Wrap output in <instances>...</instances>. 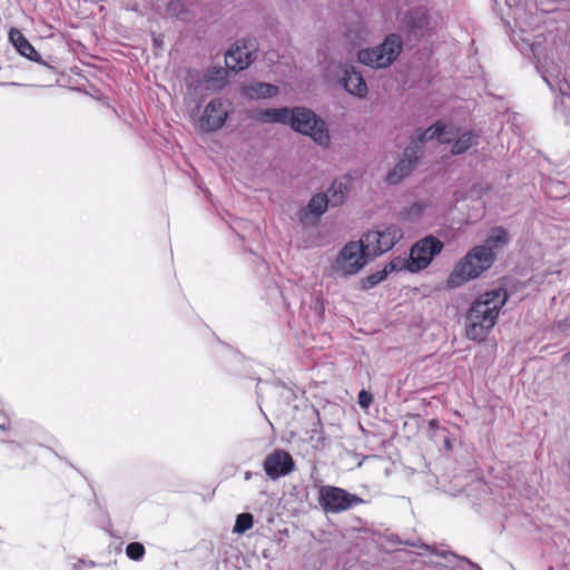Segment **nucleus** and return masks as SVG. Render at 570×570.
<instances>
[{"mask_svg": "<svg viewBox=\"0 0 570 570\" xmlns=\"http://www.w3.org/2000/svg\"><path fill=\"white\" fill-rule=\"evenodd\" d=\"M258 118L273 124L288 125L293 130L309 136L322 147H327L331 142L325 121L305 107L264 109L259 111Z\"/></svg>", "mask_w": 570, "mask_h": 570, "instance_id": "1", "label": "nucleus"}, {"mask_svg": "<svg viewBox=\"0 0 570 570\" xmlns=\"http://www.w3.org/2000/svg\"><path fill=\"white\" fill-rule=\"evenodd\" d=\"M508 301V293L495 288L480 294L472 303L468 315L466 336L483 341L495 325L501 308Z\"/></svg>", "mask_w": 570, "mask_h": 570, "instance_id": "2", "label": "nucleus"}, {"mask_svg": "<svg viewBox=\"0 0 570 570\" xmlns=\"http://www.w3.org/2000/svg\"><path fill=\"white\" fill-rule=\"evenodd\" d=\"M495 258L489 246L473 247L454 267L450 274L448 284L450 287H459L470 279L479 277L489 269Z\"/></svg>", "mask_w": 570, "mask_h": 570, "instance_id": "3", "label": "nucleus"}, {"mask_svg": "<svg viewBox=\"0 0 570 570\" xmlns=\"http://www.w3.org/2000/svg\"><path fill=\"white\" fill-rule=\"evenodd\" d=\"M401 50V37L392 33L381 45L360 50L357 58L365 66L381 69L389 67L400 56Z\"/></svg>", "mask_w": 570, "mask_h": 570, "instance_id": "4", "label": "nucleus"}, {"mask_svg": "<svg viewBox=\"0 0 570 570\" xmlns=\"http://www.w3.org/2000/svg\"><path fill=\"white\" fill-rule=\"evenodd\" d=\"M367 257L370 256L362 239L348 242L338 252L333 262L332 271L342 277L355 275L367 264Z\"/></svg>", "mask_w": 570, "mask_h": 570, "instance_id": "5", "label": "nucleus"}, {"mask_svg": "<svg viewBox=\"0 0 570 570\" xmlns=\"http://www.w3.org/2000/svg\"><path fill=\"white\" fill-rule=\"evenodd\" d=\"M403 237V230L396 225H382L368 230L362 236V240L371 257L380 256L389 252Z\"/></svg>", "mask_w": 570, "mask_h": 570, "instance_id": "6", "label": "nucleus"}, {"mask_svg": "<svg viewBox=\"0 0 570 570\" xmlns=\"http://www.w3.org/2000/svg\"><path fill=\"white\" fill-rule=\"evenodd\" d=\"M537 69L549 88L560 95L559 101L557 100L556 105H560L566 114H570V83L562 76L561 67L553 61H539Z\"/></svg>", "mask_w": 570, "mask_h": 570, "instance_id": "7", "label": "nucleus"}, {"mask_svg": "<svg viewBox=\"0 0 570 570\" xmlns=\"http://www.w3.org/2000/svg\"><path fill=\"white\" fill-rule=\"evenodd\" d=\"M318 494L321 507L331 513H338L364 502L360 497L337 487L324 485Z\"/></svg>", "mask_w": 570, "mask_h": 570, "instance_id": "8", "label": "nucleus"}, {"mask_svg": "<svg viewBox=\"0 0 570 570\" xmlns=\"http://www.w3.org/2000/svg\"><path fill=\"white\" fill-rule=\"evenodd\" d=\"M442 248L443 243L434 236H426L417 240L410 250L412 273L426 268Z\"/></svg>", "mask_w": 570, "mask_h": 570, "instance_id": "9", "label": "nucleus"}, {"mask_svg": "<svg viewBox=\"0 0 570 570\" xmlns=\"http://www.w3.org/2000/svg\"><path fill=\"white\" fill-rule=\"evenodd\" d=\"M454 136L455 130L452 126L438 121L425 130H416L409 145L414 146L415 150L423 156V146L426 141L435 139L440 144H451Z\"/></svg>", "mask_w": 570, "mask_h": 570, "instance_id": "10", "label": "nucleus"}, {"mask_svg": "<svg viewBox=\"0 0 570 570\" xmlns=\"http://www.w3.org/2000/svg\"><path fill=\"white\" fill-rule=\"evenodd\" d=\"M337 69V81L350 95L357 98H364L367 95V85L355 66L341 62Z\"/></svg>", "mask_w": 570, "mask_h": 570, "instance_id": "11", "label": "nucleus"}, {"mask_svg": "<svg viewBox=\"0 0 570 570\" xmlns=\"http://www.w3.org/2000/svg\"><path fill=\"white\" fill-rule=\"evenodd\" d=\"M295 468L292 455L284 450H274L263 462L266 475L272 480L288 475Z\"/></svg>", "mask_w": 570, "mask_h": 570, "instance_id": "12", "label": "nucleus"}, {"mask_svg": "<svg viewBox=\"0 0 570 570\" xmlns=\"http://www.w3.org/2000/svg\"><path fill=\"white\" fill-rule=\"evenodd\" d=\"M254 45L249 40L237 41L225 55L227 69L240 71L246 69L254 60Z\"/></svg>", "mask_w": 570, "mask_h": 570, "instance_id": "13", "label": "nucleus"}, {"mask_svg": "<svg viewBox=\"0 0 570 570\" xmlns=\"http://www.w3.org/2000/svg\"><path fill=\"white\" fill-rule=\"evenodd\" d=\"M228 117V110L219 98L212 99L204 109L199 119V128L203 131H216L220 129Z\"/></svg>", "mask_w": 570, "mask_h": 570, "instance_id": "14", "label": "nucleus"}, {"mask_svg": "<svg viewBox=\"0 0 570 570\" xmlns=\"http://www.w3.org/2000/svg\"><path fill=\"white\" fill-rule=\"evenodd\" d=\"M422 155L415 150L414 146L407 145L404 149L402 158L387 175V181L391 185L400 183L404 177L409 176L417 165Z\"/></svg>", "mask_w": 570, "mask_h": 570, "instance_id": "15", "label": "nucleus"}, {"mask_svg": "<svg viewBox=\"0 0 570 570\" xmlns=\"http://www.w3.org/2000/svg\"><path fill=\"white\" fill-rule=\"evenodd\" d=\"M9 40L16 48V50L27 59L40 63L51 70H53V67L50 66L48 62L43 61L41 59V56L37 52V50L33 48V46L27 40V38L22 35V32L16 28H12L9 31Z\"/></svg>", "mask_w": 570, "mask_h": 570, "instance_id": "16", "label": "nucleus"}, {"mask_svg": "<svg viewBox=\"0 0 570 570\" xmlns=\"http://www.w3.org/2000/svg\"><path fill=\"white\" fill-rule=\"evenodd\" d=\"M228 72L223 67H212L203 76L202 82L207 90L217 91L227 83Z\"/></svg>", "mask_w": 570, "mask_h": 570, "instance_id": "17", "label": "nucleus"}, {"mask_svg": "<svg viewBox=\"0 0 570 570\" xmlns=\"http://www.w3.org/2000/svg\"><path fill=\"white\" fill-rule=\"evenodd\" d=\"M479 140L480 136L474 130H465L458 137L455 135L452 140L453 144L451 148V154L462 155L465 151H468L471 147L479 145Z\"/></svg>", "mask_w": 570, "mask_h": 570, "instance_id": "18", "label": "nucleus"}, {"mask_svg": "<svg viewBox=\"0 0 570 570\" xmlns=\"http://www.w3.org/2000/svg\"><path fill=\"white\" fill-rule=\"evenodd\" d=\"M278 94V88L266 82H255L244 88V95L249 99H266Z\"/></svg>", "mask_w": 570, "mask_h": 570, "instance_id": "19", "label": "nucleus"}, {"mask_svg": "<svg viewBox=\"0 0 570 570\" xmlns=\"http://www.w3.org/2000/svg\"><path fill=\"white\" fill-rule=\"evenodd\" d=\"M348 191V179L342 178L333 181L326 195L331 198V205L336 207L343 204Z\"/></svg>", "mask_w": 570, "mask_h": 570, "instance_id": "20", "label": "nucleus"}, {"mask_svg": "<svg viewBox=\"0 0 570 570\" xmlns=\"http://www.w3.org/2000/svg\"><path fill=\"white\" fill-rule=\"evenodd\" d=\"M328 205H331V198L326 194H316L302 210V214L311 213L315 217H320L326 212Z\"/></svg>", "mask_w": 570, "mask_h": 570, "instance_id": "21", "label": "nucleus"}, {"mask_svg": "<svg viewBox=\"0 0 570 570\" xmlns=\"http://www.w3.org/2000/svg\"><path fill=\"white\" fill-rule=\"evenodd\" d=\"M543 189L548 197L554 199L563 198L568 194V187L564 183L551 178L544 181Z\"/></svg>", "mask_w": 570, "mask_h": 570, "instance_id": "22", "label": "nucleus"}, {"mask_svg": "<svg viewBox=\"0 0 570 570\" xmlns=\"http://www.w3.org/2000/svg\"><path fill=\"white\" fill-rule=\"evenodd\" d=\"M426 205L423 202H415L400 213V218L409 223L417 222L422 217Z\"/></svg>", "mask_w": 570, "mask_h": 570, "instance_id": "23", "label": "nucleus"}, {"mask_svg": "<svg viewBox=\"0 0 570 570\" xmlns=\"http://www.w3.org/2000/svg\"><path fill=\"white\" fill-rule=\"evenodd\" d=\"M508 244V233L501 227L493 228L488 236L483 246H489L494 253V249L500 248Z\"/></svg>", "mask_w": 570, "mask_h": 570, "instance_id": "24", "label": "nucleus"}, {"mask_svg": "<svg viewBox=\"0 0 570 570\" xmlns=\"http://www.w3.org/2000/svg\"><path fill=\"white\" fill-rule=\"evenodd\" d=\"M254 524V517L252 513L244 512L236 517L235 524L233 528V532L236 534H243L249 529H252Z\"/></svg>", "mask_w": 570, "mask_h": 570, "instance_id": "25", "label": "nucleus"}, {"mask_svg": "<svg viewBox=\"0 0 570 570\" xmlns=\"http://www.w3.org/2000/svg\"><path fill=\"white\" fill-rule=\"evenodd\" d=\"M387 275L389 271L386 268L372 273L361 281V288L364 291L371 289L382 283L387 277Z\"/></svg>", "mask_w": 570, "mask_h": 570, "instance_id": "26", "label": "nucleus"}, {"mask_svg": "<svg viewBox=\"0 0 570 570\" xmlns=\"http://www.w3.org/2000/svg\"><path fill=\"white\" fill-rule=\"evenodd\" d=\"M385 268L391 272H401V271H409L412 273V264H411V255L405 257H394L386 266Z\"/></svg>", "mask_w": 570, "mask_h": 570, "instance_id": "27", "label": "nucleus"}, {"mask_svg": "<svg viewBox=\"0 0 570 570\" xmlns=\"http://www.w3.org/2000/svg\"><path fill=\"white\" fill-rule=\"evenodd\" d=\"M146 550L140 542H130L126 547V556L132 561H140L145 557Z\"/></svg>", "mask_w": 570, "mask_h": 570, "instance_id": "28", "label": "nucleus"}, {"mask_svg": "<svg viewBox=\"0 0 570 570\" xmlns=\"http://www.w3.org/2000/svg\"><path fill=\"white\" fill-rule=\"evenodd\" d=\"M373 401V396L370 392L362 390L358 393V404L362 409H367Z\"/></svg>", "mask_w": 570, "mask_h": 570, "instance_id": "29", "label": "nucleus"}, {"mask_svg": "<svg viewBox=\"0 0 570 570\" xmlns=\"http://www.w3.org/2000/svg\"><path fill=\"white\" fill-rule=\"evenodd\" d=\"M180 8V3H179V0H171L169 3H168V12L170 14H174L176 17H180L181 13L184 12L183 9H179Z\"/></svg>", "mask_w": 570, "mask_h": 570, "instance_id": "30", "label": "nucleus"}, {"mask_svg": "<svg viewBox=\"0 0 570 570\" xmlns=\"http://www.w3.org/2000/svg\"><path fill=\"white\" fill-rule=\"evenodd\" d=\"M82 566L95 567L96 562L95 561L86 562L83 560H79L77 563H75L73 567L76 570H80Z\"/></svg>", "mask_w": 570, "mask_h": 570, "instance_id": "31", "label": "nucleus"}, {"mask_svg": "<svg viewBox=\"0 0 570 570\" xmlns=\"http://www.w3.org/2000/svg\"><path fill=\"white\" fill-rule=\"evenodd\" d=\"M252 475H253L252 472H249V471L245 472V480H250Z\"/></svg>", "mask_w": 570, "mask_h": 570, "instance_id": "32", "label": "nucleus"}, {"mask_svg": "<svg viewBox=\"0 0 570 570\" xmlns=\"http://www.w3.org/2000/svg\"><path fill=\"white\" fill-rule=\"evenodd\" d=\"M563 358H564L566 361H570V353L564 354Z\"/></svg>", "mask_w": 570, "mask_h": 570, "instance_id": "33", "label": "nucleus"}, {"mask_svg": "<svg viewBox=\"0 0 570 570\" xmlns=\"http://www.w3.org/2000/svg\"><path fill=\"white\" fill-rule=\"evenodd\" d=\"M0 430L4 431L6 430V425L4 424H0Z\"/></svg>", "mask_w": 570, "mask_h": 570, "instance_id": "34", "label": "nucleus"}]
</instances>
